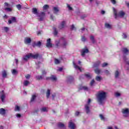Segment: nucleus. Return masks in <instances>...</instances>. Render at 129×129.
Masks as SVG:
<instances>
[{"mask_svg": "<svg viewBox=\"0 0 129 129\" xmlns=\"http://www.w3.org/2000/svg\"><path fill=\"white\" fill-rule=\"evenodd\" d=\"M99 116L101 120H103L104 121H105V120H106V118H105V117H104L103 115L101 114L99 115Z\"/></svg>", "mask_w": 129, "mask_h": 129, "instance_id": "a878e982", "label": "nucleus"}, {"mask_svg": "<svg viewBox=\"0 0 129 129\" xmlns=\"http://www.w3.org/2000/svg\"><path fill=\"white\" fill-rule=\"evenodd\" d=\"M101 71L98 69H96V70H95V73H96V74H99Z\"/></svg>", "mask_w": 129, "mask_h": 129, "instance_id": "ea45409f", "label": "nucleus"}, {"mask_svg": "<svg viewBox=\"0 0 129 129\" xmlns=\"http://www.w3.org/2000/svg\"><path fill=\"white\" fill-rule=\"evenodd\" d=\"M111 2L112 3V4H113V5H115V0H111Z\"/></svg>", "mask_w": 129, "mask_h": 129, "instance_id": "052dcab7", "label": "nucleus"}, {"mask_svg": "<svg viewBox=\"0 0 129 129\" xmlns=\"http://www.w3.org/2000/svg\"><path fill=\"white\" fill-rule=\"evenodd\" d=\"M123 59L124 61H125L126 64L127 65H129V60H127V58L125 57H123Z\"/></svg>", "mask_w": 129, "mask_h": 129, "instance_id": "f704fd0d", "label": "nucleus"}, {"mask_svg": "<svg viewBox=\"0 0 129 129\" xmlns=\"http://www.w3.org/2000/svg\"><path fill=\"white\" fill-rule=\"evenodd\" d=\"M41 111H47V108L43 107L42 108H41Z\"/></svg>", "mask_w": 129, "mask_h": 129, "instance_id": "3c124183", "label": "nucleus"}, {"mask_svg": "<svg viewBox=\"0 0 129 129\" xmlns=\"http://www.w3.org/2000/svg\"><path fill=\"white\" fill-rule=\"evenodd\" d=\"M67 81L68 83H72V82L74 81V78H73L72 76H68L67 77Z\"/></svg>", "mask_w": 129, "mask_h": 129, "instance_id": "9b49d317", "label": "nucleus"}, {"mask_svg": "<svg viewBox=\"0 0 129 129\" xmlns=\"http://www.w3.org/2000/svg\"><path fill=\"white\" fill-rule=\"evenodd\" d=\"M71 30H74L75 31L76 30V27L74 26V25H72L71 26Z\"/></svg>", "mask_w": 129, "mask_h": 129, "instance_id": "8fccbe9b", "label": "nucleus"}, {"mask_svg": "<svg viewBox=\"0 0 129 129\" xmlns=\"http://www.w3.org/2000/svg\"><path fill=\"white\" fill-rule=\"evenodd\" d=\"M36 78H37V79H41L42 77L40 76H37Z\"/></svg>", "mask_w": 129, "mask_h": 129, "instance_id": "680f3d73", "label": "nucleus"}, {"mask_svg": "<svg viewBox=\"0 0 129 129\" xmlns=\"http://www.w3.org/2000/svg\"><path fill=\"white\" fill-rule=\"evenodd\" d=\"M122 36V38H123V39H126V37H127L126 34L123 33Z\"/></svg>", "mask_w": 129, "mask_h": 129, "instance_id": "864d4df0", "label": "nucleus"}, {"mask_svg": "<svg viewBox=\"0 0 129 129\" xmlns=\"http://www.w3.org/2000/svg\"><path fill=\"white\" fill-rule=\"evenodd\" d=\"M16 17H12L11 18V20H9L8 21V23L9 24H13V23H16Z\"/></svg>", "mask_w": 129, "mask_h": 129, "instance_id": "2eb2a0df", "label": "nucleus"}, {"mask_svg": "<svg viewBox=\"0 0 129 129\" xmlns=\"http://www.w3.org/2000/svg\"><path fill=\"white\" fill-rule=\"evenodd\" d=\"M46 47L47 48H51L52 47V43H51V39H48L47 40Z\"/></svg>", "mask_w": 129, "mask_h": 129, "instance_id": "f8f14e48", "label": "nucleus"}, {"mask_svg": "<svg viewBox=\"0 0 129 129\" xmlns=\"http://www.w3.org/2000/svg\"><path fill=\"white\" fill-rule=\"evenodd\" d=\"M82 42H85V41H86V38H85V37L84 36L82 37Z\"/></svg>", "mask_w": 129, "mask_h": 129, "instance_id": "5fc2aeb1", "label": "nucleus"}, {"mask_svg": "<svg viewBox=\"0 0 129 129\" xmlns=\"http://www.w3.org/2000/svg\"><path fill=\"white\" fill-rule=\"evenodd\" d=\"M48 8H49V6H48L47 5H45L43 6V10H48Z\"/></svg>", "mask_w": 129, "mask_h": 129, "instance_id": "37998d69", "label": "nucleus"}, {"mask_svg": "<svg viewBox=\"0 0 129 129\" xmlns=\"http://www.w3.org/2000/svg\"><path fill=\"white\" fill-rule=\"evenodd\" d=\"M5 7H10V4H8V3H5Z\"/></svg>", "mask_w": 129, "mask_h": 129, "instance_id": "e2e57ef3", "label": "nucleus"}, {"mask_svg": "<svg viewBox=\"0 0 129 129\" xmlns=\"http://www.w3.org/2000/svg\"><path fill=\"white\" fill-rule=\"evenodd\" d=\"M69 127L71 129H75L76 128V125L72 121H70L69 122Z\"/></svg>", "mask_w": 129, "mask_h": 129, "instance_id": "1a4fd4ad", "label": "nucleus"}, {"mask_svg": "<svg viewBox=\"0 0 129 129\" xmlns=\"http://www.w3.org/2000/svg\"><path fill=\"white\" fill-rule=\"evenodd\" d=\"M16 116H17L18 118H20L21 117V114H16Z\"/></svg>", "mask_w": 129, "mask_h": 129, "instance_id": "bf43d9fd", "label": "nucleus"}, {"mask_svg": "<svg viewBox=\"0 0 129 129\" xmlns=\"http://www.w3.org/2000/svg\"><path fill=\"white\" fill-rule=\"evenodd\" d=\"M62 70H63V68H59L58 69V71H62Z\"/></svg>", "mask_w": 129, "mask_h": 129, "instance_id": "69168bd1", "label": "nucleus"}, {"mask_svg": "<svg viewBox=\"0 0 129 129\" xmlns=\"http://www.w3.org/2000/svg\"><path fill=\"white\" fill-rule=\"evenodd\" d=\"M58 127L63 128V127H65V125L63 123H59L58 124Z\"/></svg>", "mask_w": 129, "mask_h": 129, "instance_id": "c756f323", "label": "nucleus"}, {"mask_svg": "<svg viewBox=\"0 0 129 129\" xmlns=\"http://www.w3.org/2000/svg\"><path fill=\"white\" fill-rule=\"evenodd\" d=\"M39 57V54L36 53L35 54H33L32 53H29L25 56L23 57L22 60L23 61H28L30 58H33V59H37Z\"/></svg>", "mask_w": 129, "mask_h": 129, "instance_id": "7ed1b4c3", "label": "nucleus"}, {"mask_svg": "<svg viewBox=\"0 0 129 129\" xmlns=\"http://www.w3.org/2000/svg\"><path fill=\"white\" fill-rule=\"evenodd\" d=\"M85 76L86 78H88V79H90V78H91V76L90 75V74H85Z\"/></svg>", "mask_w": 129, "mask_h": 129, "instance_id": "4c0bfd02", "label": "nucleus"}, {"mask_svg": "<svg viewBox=\"0 0 129 129\" xmlns=\"http://www.w3.org/2000/svg\"><path fill=\"white\" fill-rule=\"evenodd\" d=\"M21 110V107L18 105H16L15 108V111H20Z\"/></svg>", "mask_w": 129, "mask_h": 129, "instance_id": "393cba45", "label": "nucleus"}, {"mask_svg": "<svg viewBox=\"0 0 129 129\" xmlns=\"http://www.w3.org/2000/svg\"><path fill=\"white\" fill-rule=\"evenodd\" d=\"M122 52L123 54H126L128 53V50L126 48H123L122 50Z\"/></svg>", "mask_w": 129, "mask_h": 129, "instance_id": "72a5a7b5", "label": "nucleus"}, {"mask_svg": "<svg viewBox=\"0 0 129 129\" xmlns=\"http://www.w3.org/2000/svg\"><path fill=\"white\" fill-rule=\"evenodd\" d=\"M3 30L4 31H5V32H9V27H4L3 28Z\"/></svg>", "mask_w": 129, "mask_h": 129, "instance_id": "a19ab883", "label": "nucleus"}, {"mask_svg": "<svg viewBox=\"0 0 129 129\" xmlns=\"http://www.w3.org/2000/svg\"><path fill=\"white\" fill-rule=\"evenodd\" d=\"M96 80L100 82L102 80V77H101V76H97L96 77Z\"/></svg>", "mask_w": 129, "mask_h": 129, "instance_id": "c85d7f7f", "label": "nucleus"}, {"mask_svg": "<svg viewBox=\"0 0 129 129\" xmlns=\"http://www.w3.org/2000/svg\"><path fill=\"white\" fill-rule=\"evenodd\" d=\"M126 5L127 8H128V9H129V3H126Z\"/></svg>", "mask_w": 129, "mask_h": 129, "instance_id": "338daca9", "label": "nucleus"}, {"mask_svg": "<svg viewBox=\"0 0 129 129\" xmlns=\"http://www.w3.org/2000/svg\"><path fill=\"white\" fill-rule=\"evenodd\" d=\"M85 111L87 114H90L91 113V110H90V106L89 104L85 105Z\"/></svg>", "mask_w": 129, "mask_h": 129, "instance_id": "423d86ee", "label": "nucleus"}, {"mask_svg": "<svg viewBox=\"0 0 129 129\" xmlns=\"http://www.w3.org/2000/svg\"><path fill=\"white\" fill-rule=\"evenodd\" d=\"M90 40L94 44L95 43V39H94V36H90Z\"/></svg>", "mask_w": 129, "mask_h": 129, "instance_id": "e433bc0d", "label": "nucleus"}, {"mask_svg": "<svg viewBox=\"0 0 129 129\" xmlns=\"http://www.w3.org/2000/svg\"><path fill=\"white\" fill-rule=\"evenodd\" d=\"M90 102H91V100L90 99H88L87 103L86 104H88L90 106Z\"/></svg>", "mask_w": 129, "mask_h": 129, "instance_id": "6e6d98bb", "label": "nucleus"}, {"mask_svg": "<svg viewBox=\"0 0 129 129\" xmlns=\"http://www.w3.org/2000/svg\"><path fill=\"white\" fill-rule=\"evenodd\" d=\"M0 114L1 115H5L6 114V109L4 108H0Z\"/></svg>", "mask_w": 129, "mask_h": 129, "instance_id": "aec40b11", "label": "nucleus"}, {"mask_svg": "<svg viewBox=\"0 0 129 129\" xmlns=\"http://www.w3.org/2000/svg\"><path fill=\"white\" fill-rule=\"evenodd\" d=\"M121 112L124 116H128L129 113L128 109L125 108L122 109Z\"/></svg>", "mask_w": 129, "mask_h": 129, "instance_id": "0eeeda50", "label": "nucleus"}, {"mask_svg": "<svg viewBox=\"0 0 129 129\" xmlns=\"http://www.w3.org/2000/svg\"><path fill=\"white\" fill-rule=\"evenodd\" d=\"M88 52H89V51L88 50V49H87V48H85L83 49L81 51V56H82V57H84L85 55H86V54L88 53Z\"/></svg>", "mask_w": 129, "mask_h": 129, "instance_id": "6e6552de", "label": "nucleus"}, {"mask_svg": "<svg viewBox=\"0 0 129 129\" xmlns=\"http://www.w3.org/2000/svg\"><path fill=\"white\" fill-rule=\"evenodd\" d=\"M65 25H66V22L62 21L59 25V28L60 29H63V28H65Z\"/></svg>", "mask_w": 129, "mask_h": 129, "instance_id": "f3484780", "label": "nucleus"}, {"mask_svg": "<svg viewBox=\"0 0 129 129\" xmlns=\"http://www.w3.org/2000/svg\"><path fill=\"white\" fill-rule=\"evenodd\" d=\"M8 75V73L6 71H4L2 72V76L3 78H7V76Z\"/></svg>", "mask_w": 129, "mask_h": 129, "instance_id": "b1692460", "label": "nucleus"}, {"mask_svg": "<svg viewBox=\"0 0 129 129\" xmlns=\"http://www.w3.org/2000/svg\"><path fill=\"white\" fill-rule=\"evenodd\" d=\"M52 11H53V13L55 14V15H57V14L60 12V9L58 7H54L52 8Z\"/></svg>", "mask_w": 129, "mask_h": 129, "instance_id": "9d476101", "label": "nucleus"}, {"mask_svg": "<svg viewBox=\"0 0 129 129\" xmlns=\"http://www.w3.org/2000/svg\"><path fill=\"white\" fill-rule=\"evenodd\" d=\"M36 97H37V96H36V95H32L31 99V102H33L35 101V99H36Z\"/></svg>", "mask_w": 129, "mask_h": 129, "instance_id": "7c9ffc66", "label": "nucleus"}, {"mask_svg": "<svg viewBox=\"0 0 129 129\" xmlns=\"http://www.w3.org/2000/svg\"><path fill=\"white\" fill-rule=\"evenodd\" d=\"M31 77V76L30 75H27L25 76V78L26 79H30V78Z\"/></svg>", "mask_w": 129, "mask_h": 129, "instance_id": "4d7b16f0", "label": "nucleus"}, {"mask_svg": "<svg viewBox=\"0 0 129 129\" xmlns=\"http://www.w3.org/2000/svg\"><path fill=\"white\" fill-rule=\"evenodd\" d=\"M107 65H108V63H106V62H104L102 64V67H106V66H107Z\"/></svg>", "mask_w": 129, "mask_h": 129, "instance_id": "de8ad7c7", "label": "nucleus"}, {"mask_svg": "<svg viewBox=\"0 0 129 129\" xmlns=\"http://www.w3.org/2000/svg\"><path fill=\"white\" fill-rule=\"evenodd\" d=\"M73 65H74V68H75V69H78V70H80V71L81 72V69L80 68V67H79V66H77L74 61H73Z\"/></svg>", "mask_w": 129, "mask_h": 129, "instance_id": "5701e85b", "label": "nucleus"}, {"mask_svg": "<svg viewBox=\"0 0 129 129\" xmlns=\"http://www.w3.org/2000/svg\"><path fill=\"white\" fill-rule=\"evenodd\" d=\"M54 62L55 64H59V63H60V61L58 60V59H55L54 60Z\"/></svg>", "mask_w": 129, "mask_h": 129, "instance_id": "09e8293b", "label": "nucleus"}, {"mask_svg": "<svg viewBox=\"0 0 129 129\" xmlns=\"http://www.w3.org/2000/svg\"><path fill=\"white\" fill-rule=\"evenodd\" d=\"M80 89H81V90H85V91H89V89H88V87H87L86 86L81 87Z\"/></svg>", "mask_w": 129, "mask_h": 129, "instance_id": "4be33fe9", "label": "nucleus"}, {"mask_svg": "<svg viewBox=\"0 0 129 129\" xmlns=\"http://www.w3.org/2000/svg\"><path fill=\"white\" fill-rule=\"evenodd\" d=\"M32 13L34 14V15H36L37 17L39 16V15H38V10L35 8H34L32 9ZM39 17H40L39 18L40 21H43V20H44V18H45V13L42 12L40 14Z\"/></svg>", "mask_w": 129, "mask_h": 129, "instance_id": "20e7f679", "label": "nucleus"}, {"mask_svg": "<svg viewBox=\"0 0 129 129\" xmlns=\"http://www.w3.org/2000/svg\"><path fill=\"white\" fill-rule=\"evenodd\" d=\"M12 73L13 75H16V74H18V71L17 70L14 69L12 70Z\"/></svg>", "mask_w": 129, "mask_h": 129, "instance_id": "473e14b6", "label": "nucleus"}, {"mask_svg": "<svg viewBox=\"0 0 129 129\" xmlns=\"http://www.w3.org/2000/svg\"><path fill=\"white\" fill-rule=\"evenodd\" d=\"M28 84H30V82H29V81H24L23 83L24 86H27Z\"/></svg>", "mask_w": 129, "mask_h": 129, "instance_id": "2f4dec72", "label": "nucleus"}, {"mask_svg": "<svg viewBox=\"0 0 129 129\" xmlns=\"http://www.w3.org/2000/svg\"><path fill=\"white\" fill-rule=\"evenodd\" d=\"M68 8L70 11H72V7H71L70 5H68Z\"/></svg>", "mask_w": 129, "mask_h": 129, "instance_id": "13d9d810", "label": "nucleus"}, {"mask_svg": "<svg viewBox=\"0 0 129 129\" xmlns=\"http://www.w3.org/2000/svg\"><path fill=\"white\" fill-rule=\"evenodd\" d=\"M55 45L56 47H62V48H66L68 46V42L66 40V38L64 37H61L60 40H57L55 42Z\"/></svg>", "mask_w": 129, "mask_h": 129, "instance_id": "f03ea898", "label": "nucleus"}, {"mask_svg": "<svg viewBox=\"0 0 129 129\" xmlns=\"http://www.w3.org/2000/svg\"><path fill=\"white\" fill-rule=\"evenodd\" d=\"M50 18H51V20H54V16H53V15H51Z\"/></svg>", "mask_w": 129, "mask_h": 129, "instance_id": "0e129e2a", "label": "nucleus"}, {"mask_svg": "<svg viewBox=\"0 0 129 129\" xmlns=\"http://www.w3.org/2000/svg\"><path fill=\"white\" fill-rule=\"evenodd\" d=\"M53 34H54V36H57V34H58V32L57 31V30H56V28L54 29Z\"/></svg>", "mask_w": 129, "mask_h": 129, "instance_id": "a18cd8bd", "label": "nucleus"}, {"mask_svg": "<svg viewBox=\"0 0 129 129\" xmlns=\"http://www.w3.org/2000/svg\"><path fill=\"white\" fill-rule=\"evenodd\" d=\"M1 98L2 102H6V94L5 93H3L2 94Z\"/></svg>", "mask_w": 129, "mask_h": 129, "instance_id": "4468645a", "label": "nucleus"}, {"mask_svg": "<svg viewBox=\"0 0 129 129\" xmlns=\"http://www.w3.org/2000/svg\"><path fill=\"white\" fill-rule=\"evenodd\" d=\"M107 129H112V127H111V126H109V127H107Z\"/></svg>", "mask_w": 129, "mask_h": 129, "instance_id": "774afa93", "label": "nucleus"}, {"mask_svg": "<svg viewBox=\"0 0 129 129\" xmlns=\"http://www.w3.org/2000/svg\"><path fill=\"white\" fill-rule=\"evenodd\" d=\"M104 72L105 74L106 75H109L110 74V72H109L108 70H105Z\"/></svg>", "mask_w": 129, "mask_h": 129, "instance_id": "c03bdc74", "label": "nucleus"}, {"mask_svg": "<svg viewBox=\"0 0 129 129\" xmlns=\"http://www.w3.org/2000/svg\"><path fill=\"white\" fill-rule=\"evenodd\" d=\"M118 76H119V71L117 70L115 72V78H118Z\"/></svg>", "mask_w": 129, "mask_h": 129, "instance_id": "cd10ccee", "label": "nucleus"}, {"mask_svg": "<svg viewBox=\"0 0 129 129\" xmlns=\"http://www.w3.org/2000/svg\"><path fill=\"white\" fill-rule=\"evenodd\" d=\"M107 93L103 91H100L96 95L97 102L100 105H103L105 103Z\"/></svg>", "mask_w": 129, "mask_h": 129, "instance_id": "f257e3e1", "label": "nucleus"}, {"mask_svg": "<svg viewBox=\"0 0 129 129\" xmlns=\"http://www.w3.org/2000/svg\"><path fill=\"white\" fill-rule=\"evenodd\" d=\"M46 94L47 98H50V95L51 94V90L48 89L46 91Z\"/></svg>", "mask_w": 129, "mask_h": 129, "instance_id": "6ab92c4d", "label": "nucleus"}, {"mask_svg": "<svg viewBox=\"0 0 129 129\" xmlns=\"http://www.w3.org/2000/svg\"><path fill=\"white\" fill-rule=\"evenodd\" d=\"M42 42H41V41H37L36 42H34L33 44V47H38V48H40Z\"/></svg>", "mask_w": 129, "mask_h": 129, "instance_id": "ddd939ff", "label": "nucleus"}, {"mask_svg": "<svg viewBox=\"0 0 129 129\" xmlns=\"http://www.w3.org/2000/svg\"><path fill=\"white\" fill-rule=\"evenodd\" d=\"M105 27L107 29H110L112 28L111 25L110 24L108 23H106L105 24Z\"/></svg>", "mask_w": 129, "mask_h": 129, "instance_id": "412c9836", "label": "nucleus"}, {"mask_svg": "<svg viewBox=\"0 0 129 129\" xmlns=\"http://www.w3.org/2000/svg\"><path fill=\"white\" fill-rule=\"evenodd\" d=\"M24 42L25 44H30L32 42V40L29 37H26L25 38Z\"/></svg>", "mask_w": 129, "mask_h": 129, "instance_id": "dca6fc26", "label": "nucleus"}, {"mask_svg": "<svg viewBox=\"0 0 129 129\" xmlns=\"http://www.w3.org/2000/svg\"><path fill=\"white\" fill-rule=\"evenodd\" d=\"M120 95H121V94L118 92H116V93H115V96L116 97H119Z\"/></svg>", "mask_w": 129, "mask_h": 129, "instance_id": "58836bf2", "label": "nucleus"}, {"mask_svg": "<svg viewBox=\"0 0 129 129\" xmlns=\"http://www.w3.org/2000/svg\"><path fill=\"white\" fill-rule=\"evenodd\" d=\"M90 86H95V81L92 80L90 83Z\"/></svg>", "mask_w": 129, "mask_h": 129, "instance_id": "bb28decb", "label": "nucleus"}, {"mask_svg": "<svg viewBox=\"0 0 129 129\" xmlns=\"http://www.w3.org/2000/svg\"><path fill=\"white\" fill-rule=\"evenodd\" d=\"M16 8L18 9V10H19L20 11V10H21V8H22V6H21V5L19 4L16 5Z\"/></svg>", "mask_w": 129, "mask_h": 129, "instance_id": "79ce46f5", "label": "nucleus"}, {"mask_svg": "<svg viewBox=\"0 0 129 129\" xmlns=\"http://www.w3.org/2000/svg\"><path fill=\"white\" fill-rule=\"evenodd\" d=\"M5 10L7 11V12H12V8H5Z\"/></svg>", "mask_w": 129, "mask_h": 129, "instance_id": "49530a36", "label": "nucleus"}, {"mask_svg": "<svg viewBox=\"0 0 129 129\" xmlns=\"http://www.w3.org/2000/svg\"><path fill=\"white\" fill-rule=\"evenodd\" d=\"M113 13H114V15L115 16V19H116L117 17H120V18H122V17H123V16L125 15V13L123 12V11H120L117 15V13H116V9H115V8H113Z\"/></svg>", "mask_w": 129, "mask_h": 129, "instance_id": "39448f33", "label": "nucleus"}, {"mask_svg": "<svg viewBox=\"0 0 129 129\" xmlns=\"http://www.w3.org/2000/svg\"><path fill=\"white\" fill-rule=\"evenodd\" d=\"M99 65H100V61L99 60L94 63L93 68H96L98 67V66H99Z\"/></svg>", "mask_w": 129, "mask_h": 129, "instance_id": "a211bd4d", "label": "nucleus"}, {"mask_svg": "<svg viewBox=\"0 0 129 129\" xmlns=\"http://www.w3.org/2000/svg\"><path fill=\"white\" fill-rule=\"evenodd\" d=\"M50 79L52 80V81H56V80H57V78L55 76H52L50 77Z\"/></svg>", "mask_w": 129, "mask_h": 129, "instance_id": "c9c22d12", "label": "nucleus"}, {"mask_svg": "<svg viewBox=\"0 0 129 129\" xmlns=\"http://www.w3.org/2000/svg\"><path fill=\"white\" fill-rule=\"evenodd\" d=\"M80 114V111H76L75 113V115L76 116H78Z\"/></svg>", "mask_w": 129, "mask_h": 129, "instance_id": "603ef678", "label": "nucleus"}]
</instances>
